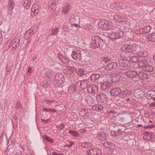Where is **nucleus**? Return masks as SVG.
<instances>
[{
  "instance_id": "nucleus-9",
  "label": "nucleus",
  "mask_w": 155,
  "mask_h": 155,
  "mask_svg": "<svg viewBox=\"0 0 155 155\" xmlns=\"http://www.w3.org/2000/svg\"><path fill=\"white\" fill-rule=\"evenodd\" d=\"M92 114L90 109H84L82 110L80 112V115L82 117L87 118L88 116Z\"/></svg>"
},
{
  "instance_id": "nucleus-56",
  "label": "nucleus",
  "mask_w": 155,
  "mask_h": 155,
  "mask_svg": "<svg viewBox=\"0 0 155 155\" xmlns=\"http://www.w3.org/2000/svg\"><path fill=\"white\" fill-rule=\"evenodd\" d=\"M142 5L139 2H137L135 4H134L133 6L134 8H133L134 10H135L139 6L141 5Z\"/></svg>"
},
{
  "instance_id": "nucleus-18",
  "label": "nucleus",
  "mask_w": 155,
  "mask_h": 155,
  "mask_svg": "<svg viewBox=\"0 0 155 155\" xmlns=\"http://www.w3.org/2000/svg\"><path fill=\"white\" fill-rule=\"evenodd\" d=\"M121 92V91L119 88H115L111 90L110 91L111 94L113 96H117Z\"/></svg>"
},
{
  "instance_id": "nucleus-60",
  "label": "nucleus",
  "mask_w": 155,
  "mask_h": 155,
  "mask_svg": "<svg viewBox=\"0 0 155 155\" xmlns=\"http://www.w3.org/2000/svg\"><path fill=\"white\" fill-rule=\"evenodd\" d=\"M74 144V142L72 141H70L69 143V144H67L66 146H68V147H71L73 146V144Z\"/></svg>"
},
{
  "instance_id": "nucleus-52",
  "label": "nucleus",
  "mask_w": 155,
  "mask_h": 155,
  "mask_svg": "<svg viewBox=\"0 0 155 155\" xmlns=\"http://www.w3.org/2000/svg\"><path fill=\"white\" fill-rule=\"evenodd\" d=\"M135 10L137 12L136 13L139 14V13L143 11V6L142 5L139 6Z\"/></svg>"
},
{
  "instance_id": "nucleus-33",
  "label": "nucleus",
  "mask_w": 155,
  "mask_h": 155,
  "mask_svg": "<svg viewBox=\"0 0 155 155\" xmlns=\"http://www.w3.org/2000/svg\"><path fill=\"white\" fill-rule=\"evenodd\" d=\"M38 5L37 4H33L31 8V11L35 14H37L39 12Z\"/></svg>"
},
{
  "instance_id": "nucleus-7",
  "label": "nucleus",
  "mask_w": 155,
  "mask_h": 155,
  "mask_svg": "<svg viewBox=\"0 0 155 155\" xmlns=\"http://www.w3.org/2000/svg\"><path fill=\"white\" fill-rule=\"evenodd\" d=\"M87 91L90 93H96L98 92V88L95 85L91 84L87 87Z\"/></svg>"
},
{
  "instance_id": "nucleus-22",
  "label": "nucleus",
  "mask_w": 155,
  "mask_h": 155,
  "mask_svg": "<svg viewBox=\"0 0 155 155\" xmlns=\"http://www.w3.org/2000/svg\"><path fill=\"white\" fill-rule=\"evenodd\" d=\"M58 55L59 57V59H60L65 64H67L69 62V59L67 58L65 56H63L60 54L58 53Z\"/></svg>"
},
{
  "instance_id": "nucleus-5",
  "label": "nucleus",
  "mask_w": 155,
  "mask_h": 155,
  "mask_svg": "<svg viewBox=\"0 0 155 155\" xmlns=\"http://www.w3.org/2000/svg\"><path fill=\"white\" fill-rule=\"evenodd\" d=\"M81 54H82L81 53L80 50H75L72 52L71 56L73 59L77 61H79L82 58Z\"/></svg>"
},
{
  "instance_id": "nucleus-41",
  "label": "nucleus",
  "mask_w": 155,
  "mask_h": 155,
  "mask_svg": "<svg viewBox=\"0 0 155 155\" xmlns=\"http://www.w3.org/2000/svg\"><path fill=\"white\" fill-rule=\"evenodd\" d=\"M91 144L88 142H84L81 143V146L82 147L85 148H88L91 146Z\"/></svg>"
},
{
  "instance_id": "nucleus-31",
  "label": "nucleus",
  "mask_w": 155,
  "mask_h": 155,
  "mask_svg": "<svg viewBox=\"0 0 155 155\" xmlns=\"http://www.w3.org/2000/svg\"><path fill=\"white\" fill-rule=\"evenodd\" d=\"M138 76L141 79H146L148 78V75L146 73L141 72L137 74Z\"/></svg>"
},
{
  "instance_id": "nucleus-8",
  "label": "nucleus",
  "mask_w": 155,
  "mask_h": 155,
  "mask_svg": "<svg viewBox=\"0 0 155 155\" xmlns=\"http://www.w3.org/2000/svg\"><path fill=\"white\" fill-rule=\"evenodd\" d=\"M118 63L120 66L122 67H129L130 66L129 61L123 58L120 59L118 60Z\"/></svg>"
},
{
  "instance_id": "nucleus-45",
  "label": "nucleus",
  "mask_w": 155,
  "mask_h": 155,
  "mask_svg": "<svg viewBox=\"0 0 155 155\" xmlns=\"http://www.w3.org/2000/svg\"><path fill=\"white\" fill-rule=\"evenodd\" d=\"M114 145L113 144L110 142H105L103 144V146L107 148H110Z\"/></svg>"
},
{
  "instance_id": "nucleus-32",
  "label": "nucleus",
  "mask_w": 155,
  "mask_h": 155,
  "mask_svg": "<svg viewBox=\"0 0 155 155\" xmlns=\"http://www.w3.org/2000/svg\"><path fill=\"white\" fill-rule=\"evenodd\" d=\"M100 75L98 74H94L91 76V79L92 81L94 82H97Z\"/></svg>"
},
{
  "instance_id": "nucleus-63",
  "label": "nucleus",
  "mask_w": 155,
  "mask_h": 155,
  "mask_svg": "<svg viewBox=\"0 0 155 155\" xmlns=\"http://www.w3.org/2000/svg\"><path fill=\"white\" fill-rule=\"evenodd\" d=\"M72 135L74 137H78L79 136L78 133L75 131H74Z\"/></svg>"
},
{
  "instance_id": "nucleus-30",
  "label": "nucleus",
  "mask_w": 155,
  "mask_h": 155,
  "mask_svg": "<svg viewBox=\"0 0 155 155\" xmlns=\"http://www.w3.org/2000/svg\"><path fill=\"white\" fill-rule=\"evenodd\" d=\"M109 85L106 83L101 84V89L104 91L108 92L109 88Z\"/></svg>"
},
{
  "instance_id": "nucleus-44",
  "label": "nucleus",
  "mask_w": 155,
  "mask_h": 155,
  "mask_svg": "<svg viewBox=\"0 0 155 155\" xmlns=\"http://www.w3.org/2000/svg\"><path fill=\"white\" fill-rule=\"evenodd\" d=\"M122 55L124 57L127 58V59H128V58L130 59V58L131 57L130 53L128 52H123L122 53Z\"/></svg>"
},
{
  "instance_id": "nucleus-25",
  "label": "nucleus",
  "mask_w": 155,
  "mask_h": 155,
  "mask_svg": "<svg viewBox=\"0 0 155 155\" xmlns=\"http://www.w3.org/2000/svg\"><path fill=\"white\" fill-rule=\"evenodd\" d=\"M85 101L87 104L90 105L93 104L94 102V99L91 96L88 95L85 98Z\"/></svg>"
},
{
  "instance_id": "nucleus-14",
  "label": "nucleus",
  "mask_w": 155,
  "mask_h": 155,
  "mask_svg": "<svg viewBox=\"0 0 155 155\" xmlns=\"http://www.w3.org/2000/svg\"><path fill=\"white\" fill-rule=\"evenodd\" d=\"M88 155H102L101 150L99 148L91 149L89 150Z\"/></svg>"
},
{
  "instance_id": "nucleus-64",
  "label": "nucleus",
  "mask_w": 155,
  "mask_h": 155,
  "mask_svg": "<svg viewBox=\"0 0 155 155\" xmlns=\"http://www.w3.org/2000/svg\"><path fill=\"white\" fill-rule=\"evenodd\" d=\"M45 140H47L49 142H51L53 143V141L51 139L50 137H46L45 138Z\"/></svg>"
},
{
  "instance_id": "nucleus-16",
  "label": "nucleus",
  "mask_w": 155,
  "mask_h": 155,
  "mask_svg": "<svg viewBox=\"0 0 155 155\" xmlns=\"http://www.w3.org/2000/svg\"><path fill=\"white\" fill-rule=\"evenodd\" d=\"M138 74L137 72L135 71H130L125 72V75L129 78H133L135 77Z\"/></svg>"
},
{
  "instance_id": "nucleus-1",
  "label": "nucleus",
  "mask_w": 155,
  "mask_h": 155,
  "mask_svg": "<svg viewBox=\"0 0 155 155\" xmlns=\"http://www.w3.org/2000/svg\"><path fill=\"white\" fill-rule=\"evenodd\" d=\"M104 45V41L103 40L98 36H97L92 37L91 42L90 44V47L93 49L97 48L101 49Z\"/></svg>"
},
{
  "instance_id": "nucleus-21",
  "label": "nucleus",
  "mask_w": 155,
  "mask_h": 155,
  "mask_svg": "<svg viewBox=\"0 0 155 155\" xmlns=\"http://www.w3.org/2000/svg\"><path fill=\"white\" fill-rule=\"evenodd\" d=\"M54 72L50 70H48L45 74V76L49 80L53 79Z\"/></svg>"
},
{
  "instance_id": "nucleus-40",
  "label": "nucleus",
  "mask_w": 155,
  "mask_h": 155,
  "mask_svg": "<svg viewBox=\"0 0 155 155\" xmlns=\"http://www.w3.org/2000/svg\"><path fill=\"white\" fill-rule=\"evenodd\" d=\"M137 55L140 57H145L147 56V53L145 51H140L137 52Z\"/></svg>"
},
{
  "instance_id": "nucleus-62",
  "label": "nucleus",
  "mask_w": 155,
  "mask_h": 155,
  "mask_svg": "<svg viewBox=\"0 0 155 155\" xmlns=\"http://www.w3.org/2000/svg\"><path fill=\"white\" fill-rule=\"evenodd\" d=\"M64 127V125L63 124H61L59 125L58 127L60 129H62Z\"/></svg>"
},
{
  "instance_id": "nucleus-42",
  "label": "nucleus",
  "mask_w": 155,
  "mask_h": 155,
  "mask_svg": "<svg viewBox=\"0 0 155 155\" xmlns=\"http://www.w3.org/2000/svg\"><path fill=\"white\" fill-rule=\"evenodd\" d=\"M116 39L122 37L123 35V32L120 30H118L116 31Z\"/></svg>"
},
{
  "instance_id": "nucleus-35",
  "label": "nucleus",
  "mask_w": 155,
  "mask_h": 155,
  "mask_svg": "<svg viewBox=\"0 0 155 155\" xmlns=\"http://www.w3.org/2000/svg\"><path fill=\"white\" fill-rule=\"evenodd\" d=\"M147 63V60L143 59L139 61L138 63V64L139 66L143 68V67L146 66V65Z\"/></svg>"
},
{
  "instance_id": "nucleus-6",
  "label": "nucleus",
  "mask_w": 155,
  "mask_h": 155,
  "mask_svg": "<svg viewBox=\"0 0 155 155\" xmlns=\"http://www.w3.org/2000/svg\"><path fill=\"white\" fill-rule=\"evenodd\" d=\"M97 100L98 102L101 103H105L107 100V96L103 93H101L97 95L96 97Z\"/></svg>"
},
{
  "instance_id": "nucleus-55",
  "label": "nucleus",
  "mask_w": 155,
  "mask_h": 155,
  "mask_svg": "<svg viewBox=\"0 0 155 155\" xmlns=\"http://www.w3.org/2000/svg\"><path fill=\"white\" fill-rule=\"evenodd\" d=\"M32 30V28H31L30 30L27 31L25 33L26 35H29L30 37H31L34 34V33L31 31Z\"/></svg>"
},
{
  "instance_id": "nucleus-24",
  "label": "nucleus",
  "mask_w": 155,
  "mask_h": 155,
  "mask_svg": "<svg viewBox=\"0 0 155 155\" xmlns=\"http://www.w3.org/2000/svg\"><path fill=\"white\" fill-rule=\"evenodd\" d=\"M14 63L12 61H10L8 62L7 65L6 70V71L9 72H11L13 69Z\"/></svg>"
},
{
  "instance_id": "nucleus-10",
  "label": "nucleus",
  "mask_w": 155,
  "mask_h": 155,
  "mask_svg": "<svg viewBox=\"0 0 155 155\" xmlns=\"http://www.w3.org/2000/svg\"><path fill=\"white\" fill-rule=\"evenodd\" d=\"M88 82V81L86 80L78 81L76 84V86H79L80 88H82L83 89L87 88V87L89 85L87 84Z\"/></svg>"
},
{
  "instance_id": "nucleus-46",
  "label": "nucleus",
  "mask_w": 155,
  "mask_h": 155,
  "mask_svg": "<svg viewBox=\"0 0 155 155\" xmlns=\"http://www.w3.org/2000/svg\"><path fill=\"white\" fill-rule=\"evenodd\" d=\"M151 29V27L150 26H147L143 28L144 33L149 32Z\"/></svg>"
},
{
  "instance_id": "nucleus-50",
  "label": "nucleus",
  "mask_w": 155,
  "mask_h": 155,
  "mask_svg": "<svg viewBox=\"0 0 155 155\" xmlns=\"http://www.w3.org/2000/svg\"><path fill=\"white\" fill-rule=\"evenodd\" d=\"M54 101L52 100L51 101L49 100H45L43 102V104L45 106H46L47 105H49L51 102H54Z\"/></svg>"
},
{
  "instance_id": "nucleus-26",
  "label": "nucleus",
  "mask_w": 155,
  "mask_h": 155,
  "mask_svg": "<svg viewBox=\"0 0 155 155\" xmlns=\"http://www.w3.org/2000/svg\"><path fill=\"white\" fill-rule=\"evenodd\" d=\"M92 109L97 111H101L103 109V106L100 104H95L92 106Z\"/></svg>"
},
{
  "instance_id": "nucleus-38",
  "label": "nucleus",
  "mask_w": 155,
  "mask_h": 155,
  "mask_svg": "<svg viewBox=\"0 0 155 155\" xmlns=\"http://www.w3.org/2000/svg\"><path fill=\"white\" fill-rule=\"evenodd\" d=\"M59 31V28L58 27H55L54 28H52L51 31V35H56Z\"/></svg>"
},
{
  "instance_id": "nucleus-28",
  "label": "nucleus",
  "mask_w": 155,
  "mask_h": 155,
  "mask_svg": "<svg viewBox=\"0 0 155 155\" xmlns=\"http://www.w3.org/2000/svg\"><path fill=\"white\" fill-rule=\"evenodd\" d=\"M32 0H25L23 4V6L26 9H28L30 8Z\"/></svg>"
},
{
  "instance_id": "nucleus-17",
  "label": "nucleus",
  "mask_w": 155,
  "mask_h": 155,
  "mask_svg": "<svg viewBox=\"0 0 155 155\" xmlns=\"http://www.w3.org/2000/svg\"><path fill=\"white\" fill-rule=\"evenodd\" d=\"M96 138L100 140H104L106 139L107 135L104 132H99L96 134Z\"/></svg>"
},
{
  "instance_id": "nucleus-47",
  "label": "nucleus",
  "mask_w": 155,
  "mask_h": 155,
  "mask_svg": "<svg viewBox=\"0 0 155 155\" xmlns=\"http://www.w3.org/2000/svg\"><path fill=\"white\" fill-rule=\"evenodd\" d=\"M85 72L83 68H80L78 71V74L80 76L85 74Z\"/></svg>"
},
{
  "instance_id": "nucleus-13",
  "label": "nucleus",
  "mask_w": 155,
  "mask_h": 155,
  "mask_svg": "<svg viewBox=\"0 0 155 155\" xmlns=\"http://www.w3.org/2000/svg\"><path fill=\"white\" fill-rule=\"evenodd\" d=\"M110 7L112 9H115L117 10H119L125 7V6H123L122 3H120L118 2H114L111 4L110 5Z\"/></svg>"
},
{
  "instance_id": "nucleus-54",
  "label": "nucleus",
  "mask_w": 155,
  "mask_h": 155,
  "mask_svg": "<svg viewBox=\"0 0 155 155\" xmlns=\"http://www.w3.org/2000/svg\"><path fill=\"white\" fill-rule=\"evenodd\" d=\"M116 34L115 31L112 32L111 33L110 35V38L112 39H116Z\"/></svg>"
},
{
  "instance_id": "nucleus-11",
  "label": "nucleus",
  "mask_w": 155,
  "mask_h": 155,
  "mask_svg": "<svg viewBox=\"0 0 155 155\" xmlns=\"http://www.w3.org/2000/svg\"><path fill=\"white\" fill-rule=\"evenodd\" d=\"M117 67V64L116 62H112L109 64L105 67V69L107 71H110L116 69Z\"/></svg>"
},
{
  "instance_id": "nucleus-61",
  "label": "nucleus",
  "mask_w": 155,
  "mask_h": 155,
  "mask_svg": "<svg viewBox=\"0 0 155 155\" xmlns=\"http://www.w3.org/2000/svg\"><path fill=\"white\" fill-rule=\"evenodd\" d=\"M62 29L63 31H69L68 28L67 27V26L65 25H64Z\"/></svg>"
},
{
  "instance_id": "nucleus-59",
  "label": "nucleus",
  "mask_w": 155,
  "mask_h": 155,
  "mask_svg": "<svg viewBox=\"0 0 155 155\" xmlns=\"http://www.w3.org/2000/svg\"><path fill=\"white\" fill-rule=\"evenodd\" d=\"M143 127L145 128L146 129L154 128H155V125H149L146 126H144Z\"/></svg>"
},
{
  "instance_id": "nucleus-43",
  "label": "nucleus",
  "mask_w": 155,
  "mask_h": 155,
  "mask_svg": "<svg viewBox=\"0 0 155 155\" xmlns=\"http://www.w3.org/2000/svg\"><path fill=\"white\" fill-rule=\"evenodd\" d=\"M139 58L137 56H133L131 57L130 58V59L131 61L135 63L139 61Z\"/></svg>"
},
{
  "instance_id": "nucleus-34",
  "label": "nucleus",
  "mask_w": 155,
  "mask_h": 155,
  "mask_svg": "<svg viewBox=\"0 0 155 155\" xmlns=\"http://www.w3.org/2000/svg\"><path fill=\"white\" fill-rule=\"evenodd\" d=\"M147 38L149 41H155V33L149 34L147 36Z\"/></svg>"
},
{
  "instance_id": "nucleus-23",
  "label": "nucleus",
  "mask_w": 155,
  "mask_h": 155,
  "mask_svg": "<svg viewBox=\"0 0 155 155\" xmlns=\"http://www.w3.org/2000/svg\"><path fill=\"white\" fill-rule=\"evenodd\" d=\"M147 95L150 99L155 100V91L154 90L149 91L147 93Z\"/></svg>"
},
{
  "instance_id": "nucleus-58",
  "label": "nucleus",
  "mask_w": 155,
  "mask_h": 155,
  "mask_svg": "<svg viewBox=\"0 0 155 155\" xmlns=\"http://www.w3.org/2000/svg\"><path fill=\"white\" fill-rule=\"evenodd\" d=\"M56 5L55 4H53L51 5L49 7V8L53 10L54 11L56 9Z\"/></svg>"
},
{
  "instance_id": "nucleus-2",
  "label": "nucleus",
  "mask_w": 155,
  "mask_h": 155,
  "mask_svg": "<svg viewBox=\"0 0 155 155\" xmlns=\"http://www.w3.org/2000/svg\"><path fill=\"white\" fill-rule=\"evenodd\" d=\"M98 25L101 28L109 30L113 29L114 27L112 22L110 21H101L98 22Z\"/></svg>"
},
{
  "instance_id": "nucleus-57",
  "label": "nucleus",
  "mask_w": 155,
  "mask_h": 155,
  "mask_svg": "<svg viewBox=\"0 0 155 155\" xmlns=\"http://www.w3.org/2000/svg\"><path fill=\"white\" fill-rule=\"evenodd\" d=\"M12 42V40L11 39L8 40L6 44V47L9 48L11 47Z\"/></svg>"
},
{
  "instance_id": "nucleus-27",
  "label": "nucleus",
  "mask_w": 155,
  "mask_h": 155,
  "mask_svg": "<svg viewBox=\"0 0 155 155\" xmlns=\"http://www.w3.org/2000/svg\"><path fill=\"white\" fill-rule=\"evenodd\" d=\"M142 69L147 72H150L153 71L154 68L152 66L148 65L146 66L145 67H143L142 68Z\"/></svg>"
},
{
  "instance_id": "nucleus-19",
  "label": "nucleus",
  "mask_w": 155,
  "mask_h": 155,
  "mask_svg": "<svg viewBox=\"0 0 155 155\" xmlns=\"http://www.w3.org/2000/svg\"><path fill=\"white\" fill-rule=\"evenodd\" d=\"M14 4L13 0H9L8 6V13L11 14L14 8Z\"/></svg>"
},
{
  "instance_id": "nucleus-53",
  "label": "nucleus",
  "mask_w": 155,
  "mask_h": 155,
  "mask_svg": "<svg viewBox=\"0 0 155 155\" xmlns=\"http://www.w3.org/2000/svg\"><path fill=\"white\" fill-rule=\"evenodd\" d=\"M135 31V33L137 34H141L144 33L143 28H139L138 29H136Z\"/></svg>"
},
{
  "instance_id": "nucleus-4",
  "label": "nucleus",
  "mask_w": 155,
  "mask_h": 155,
  "mask_svg": "<svg viewBox=\"0 0 155 155\" xmlns=\"http://www.w3.org/2000/svg\"><path fill=\"white\" fill-rule=\"evenodd\" d=\"M54 79L56 81L55 86L57 87H59L63 82L64 75L62 73L56 74Z\"/></svg>"
},
{
  "instance_id": "nucleus-49",
  "label": "nucleus",
  "mask_w": 155,
  "mask_h": 155,
  "mask_svg": "<svg viewBox=\"0 0 155 155\" xmlns=\"http://www.w3.org/2000/svg\"><path fill=\"white\" fill-rule=\"evenodd\" d=\"M76 84L75 85H71V86L68 88V91L70 92H74L76 89Z\"/></svg>"
},
{
  "instance_id": "nucleus-3",
  "label": "nucleus",
  "mask_w": 155,
  "mask_h": 155,
  "mask_svg": "<svg viewBox=\"0 0 155 155\" xmlns=\"http://www.w3.org/2000/svg\"><path fill=\"white\" fill-rule=\"evenodd\" d=\"M138 46L136 44H134L133 45H126L122 46L123 49H125L127 50V51L132 53L137 52Z\"/></svg>"
},
{
  "instance_id": "nucleus-39",
  "label": "nucleus",
  "mask_w": 155,
  "mask_h": 155,
  "mask_svg": "<svg viewBox=\"0 0 155 155\" xmlns=\"http://www.w3.org/2000/svg\"><path fill=\"white\" fill-rule=\"evenodd\" d=\"M101 61L105 63L109 62L111 60V58L109 56H105L101 58Z\"/></svg>"
},
{
  "instance_id": "nucleus-20",
  "label": "nucleus",
  "mask_w": 155,
  "mask_h": 155,
  "mask_svg": "<svg viewBox=\"0 0 155 155\" xmlns=\"http://www.w3.org/2000/svg\"><path fill=\"white\" fill-rule=\"evenodd\" d=\"M20 42V38L19 37H17L15 38L13 41L12 44V47L14 48H16L19 45Z\"/></svg>"
},
{
  "instance_id": "nucleus-51",
  "label": "nucleus",
  "mask_w": 155,
  "mask_h": 155,
  "mask_svg": "<svg viewBox=\"0 0 155 155\" xmlns=\"http://www.w3.org/2000/svg\"><path fill=\"white\" fill-rule=\"evenodd\" d=\"M119 132L118 131H112L111 132V134L112 136L116 137L118 135H120V134Z\"/></svg>"
},
{
  "instance_id": "nucleus-15",
  "label": "nucleus",
  "mask_w": 155,
  "mask_h": 155,
  "mask_svg": "<svg viewBox=\"0 0 155 155\" xmlns=\"http://www.w3.org/2000/svg\"><path fill=\"white\" fill-rule=\"evenodd\" d=\"M121 75L118 73H114L112 75L111 81L113 83H115L120 80Z\"/></svg>"
},
{
  "instance_id": "nucleus-37",
  "label": "nucleus",
  "mask_w": 155,
  "mask_h": 155,
  "mask_svg": "<svg viewBox=\"0 0 155 155\" xmlns=\"http://www.w3.org/2000/svg\"><path fill=\"white\" fill-rule=\"evenodd\" d=\"M116 127L117 129V131L121 134V133L124 132L125 130V128L124 126L116 125Z\"/></svg>"
},
{
  "instance_id": "nucleus-36",
  "label": "nucleus",
  "mask_w": 155,
  "mask_h": 155,
  "mask_svg": "<svg viewBox=\"0 0 155 155\" xmlns=\"http://www.w3.org/2000/svg\"><path fill=\"white\" fill-rule=\"evenodd\" d=\"M113 18L115 20L118 22H120V20L123 19V17L120 14H117L113 16Z\"/></svg>"
},
{
  "instance_id": "nucleus-29",
  "label": "nucleus",
  "mask_w": 155,
  "mask_h": 155,
  "mask_svg": "<svg viewBox=\"0 0 155 155\" xmlns=\"http://www.w3.org/2000/svg\"><path fill=\"white\" fill-rule=\"evenodd\" d=\"M70 8H71L69 4H65L63 7V13L65 14H67L69 12Z\"/></svg>"
},
{
  "instance_id": "nucleus-12",
  "label": "nucleus",
  "mask_w": 155,
  "mask_h": 155,
  "mask_svg": "<svg viewBox=\"0 0 155 155\" xmlns=\"http://www.w3.org/2000/svg\"><path fill=\"white\" fill-rule=\"evenodd\" d=\"M131 94V93L130 91L126 89L124 91H121L119 97L123 98H126L130 97Z\"/></svg>"
},
{
  "instance_id": "nucleus-48",
  "label": "nucleus",
  "mask_w": 155,
  "mask_h": 155,
  "mask_svg": "<svg viewBox=\"0 0 155 155\" xmlns=\"http://www.w3.org/2000/svg\"><path fill=\"white\" fill-rule=\"evenodd\" d=\"M15 108L16 110H21L23 108L21 104L18 101L16 102Z\"/></svg>"
}]
</instances>
